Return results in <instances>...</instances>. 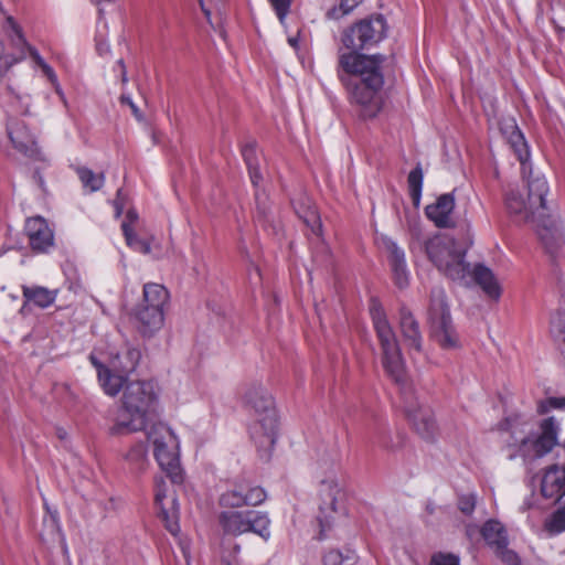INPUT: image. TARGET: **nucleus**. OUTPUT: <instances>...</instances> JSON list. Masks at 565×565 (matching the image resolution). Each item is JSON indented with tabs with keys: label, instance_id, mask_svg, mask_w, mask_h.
I'll use <instances>...</instances> for the list:
<instances>
[{
	"label": "nucleus",
	"instance_id": "f257e3e1",
	"mask_svg": "<svg viewBox=\"0 0 565 565\" xmlns=\"http://www.w3.org/2000/svg\"><path fill=\"white\" fill-rule=\"evenodd\" d=\"M383 54H364L355 51L338 53L337 75L345 87L349 102L356 116L362 120L376 118L383 110L384 73Z\"/></svg>",
	"mask_w": 565,
	"mask_h": 565
},
{
	"label": "nucleus",
	"instance_id": "f03ea898",
	"mask_svg": "<svg viewBox=\"0 0 565 565\" xmlns=\"http://www.w3.org/2000/svg\"><path fill=\"white\" fill-rule=\"evenodd\" d=\"M158 394L151 381H137L125 386L122 409L110 428L111 434L138 431L147 428L148 416L156 412Z\"/></svg>",
	"mask_w": 565,
	"mask_h": 565
},
{
	"label": "nucleus",
	"instance_id": "7ed1b4c3",
	"mask_svg": "<svg viewBox=\"0 0 565 565\" xmlns=\"http://www.w3.org/2000/svg\"><path fill=\"white\" fill-rule=\"evenodd\" d=\"M246 406L255 414L249 434L263 456H269L277 440L278 416L273 396L262 384H252L244 394Z\"/></svg>",
	"mask_w": 565,
	"mask_h": 565
},
{
	"label": "nucleus",
	"instance_id": "20e7f679",
	"mask_svg": "<svg viewBox=\"0 0 565 565\" xmlns=\"http://www.w3.org/2000/svg\"><path fill=\"white\" fill-rule=\"evenodd\" d=\"M370 315L382 351V365L394 382L403 384L406 376L405 361L396 334L379 301L372 300Z\"/></svg>",
	"mask_w": 565,
	"mask_h": 565
},
{
	"label": "nucleus",
	"instance_id": "39448f33",
	"mask_svg": "<svg viewBox=\"0 0 565 565\" xmlns=\"http://www.w3.org/2000/svg\"><path fill=\"white\" fill-rule=\"evenodd\" d=\"M425 249L439 271L454 281L468 282L470 265L465 260L466 252L454 237L446 234L435 235L426 242Z\"/></svg>",
	"mask_w": 565,
	"mask_h": 565
},
{
	"label": "nucleus",
	"instance_id": "423d86ee",
	"mask_svg": "<svg viewBox=\"0 0 565 565\" xmlns=\"http://www.w3.org/2000/svg\"><path fill=\"white\" fill-rule=\"evenodd\" d=\"M148 441L153 446L154 458L173 484L183 482L179 461V440L174 431L164 423L153 424L147 430Z\"/></svg>",
	"mask_w": 565,
	"mask_h": 565
},
{
	"label": "nucleus",
	"instance_id": "0eeeda50",
	"mask_svg": "<svg viewBox=\"0 0 565 565\" xmlns=\"http://www.w3.org/2000/svg\"><path fill=\"white\" fill-rule=\"evenodd\" d=\"M142 302L136 308L137 328L143 337H151L164 322V308L169 302V291L163 285L148 282L143 286Z\"/></svg>",
	"mask_w": 565,
	"mask_h": 565
},
{
	"label": "nucleus",
	"instance_id": "6e6552de",
	"mask_svg": "<svg viewBox=\"0 0 565 565\" xmlns=\"http://www.w3.org/2000/svg\"><path fill=\"white\" fill-rule=\"evenodd\" d=\"M527 185V199L518 191H510L505 198L507 209L510 213L520 215L525 221H535L546 211V195L548 183L544 175L536 173L535 177L523 178Z\"/></svg>",
	"mask_w": 565,
	"mask_h": 565
},
{
	"label": "nucleus",
	"instance_id": "1a4fd4ad",
	"mask_svg": "<svg viewBox=\"0 0 565 565\" xmlns=\"http://www.w3.org/2000/svg\"><path fill=\"white\" fill-rule=\"evenodd\" d=\"M218 523L226 534L238 536L254 533L268 542L271 521L267 512L257 510H228L218 515Z\"/></svg>",
	"mask_w": 565,
	"mask_h": 565
},
{
	"label": "nucleus",
	"instance_id": "9d476101",
	"mask_svg": "<svg viewBox=\"0 0 565 565\" xmlns=\"http://www.w3.org/2000/svg\"><path fill=\"white\" fill-rule=\"evenodd\" d=\"M431 337L444 350L460 347L458 333L454 327L446 294L443 289L431 291L428 310Z\"/></svg>",
	"mask_w": 565,
	"mask_h": 565
},
{
	"label": "nucleus",
	"instance_id": "9b49d317",
	"mask_svg": "<svg viewBox=\"0 0 565 565\" xmlns=\"http://www.w3.org/2000/svg\"><path fill=\"white\" fill-rule=\"evenodd\" d=\"M140 352L136 349L128 350L124 356L117 354L107 366L98 361L94 355H89V360L96 369L98 382L109 396H116L127 380V375L132 372L139 361Z\"/></svg>",
	"mask_w": 565,
	"mask_h": 565
},
{
	"label": "nucleus",
	"instance_id": "f8f14e48",
	"mask_svg": "<svg viewBox=\"0 0 565 565\" xmlns=\"http://www.w3.org/2000/svg\"><path fill=\"white\" fill-rule=\"evenodd\" d=\"M387 35V23L382 14L363 19L345 29L341 41L349 51L361 52L379 44Z\"/></svg>",
	"mask_w": 565,
	"mask_h": 565
},
{
	"label": "nucleus",
	"instance_id": "ddd939ff",
	"mask_svg": "<svg viewBox=\"0 0 565 565\" xmlns=\"http://www.w3.org/2000/svg\"><path fill=\"white\" fill-rule=\"evenodd\" d=\"M154 502L159 509V516L167 530L177 535L180 531V507L174 489H170L163 477L154 478Z\"/></svg>",
	"mask_w": 565,
	"mask_h": 565
},
{
	"label": "nucleus",
	"instance_id": "4468645a",
	"mask_svg": "<svg viewBox=\"0 0 565 565\" xmlns=\"http://www.w3.org/2000/svg\"><path fill=\"white\" fill-rule=\"evenodd\" d=\"M7 135L12 147L25 158L46 162L47 157L39 148L35 136L21 119L12 118L7 124Z\"/></svg>",
	"mask_w": 565,
	"mask_h": 565
},
{
	"label": "nucleus",
	"instance_id": "2eb2a0df",
	"mask_svg": "<svg viewBox=\"0 0 565 565\" xmlns=\"http://www.w3.org/2000/svg\"><path fill=\"white\" fill-rule=\"evenodd\" d=\"M536 217V232L544 247L550 254H555L565 244L563 221L558 216L547 215Z\"/></svg>",
	"mask_w": 565,
	"mask_h": 565
},
{
	"label": "nucleus",
	"instance_id": "dca6fc26",
	"mask_svg": "<svg viewBox=\"0 0 565 565\" xmlns=\"http://www.w3.org/2000/svg\"><path fill=\"white\" fill-rule=\"evenodd\" d=\"M338 493L339 486L334 480L321 481V504L319 505V514L317 516L320 525L319 540H324L327 537V532L333 523L334 515L337 514L335 503Z\"/></svg>",
	"mask_w": 565,
	"mask_h": 565
},
{
	"label": "nucleus",
	"instance_id": "f3484780",
	"mask_svg": "<svg viewBox=\"0 0 565 565\" xmlns=\"http://www.w3.org/2000/svg\"><path fill=\"white\" fill-rule=\"evenodd\" d=\"M540 491L544 499L554 503L565 495V463H553L544 469Z\"/></svg>",
	"mask_w": 565,
	"mask_h": 565
},
{
	"label": "nucleus",
	"instance_id": "a211bd4d",
	"mask_svg": "<svg viewBox=\"0 0 565 565\" xmlns=\"http://www.w3.org/2000/svg\"><path fill=\"white\" fill-rule=\"evenodd\" d=\"M24 231L34 252L47 253L53 247L54 234L45 218L41 216L28 218Z\"/></svg>",
	"mask_w": 565,
	"mask_h": 565
},
{
	"label": "nucleus",
	"instance_id": "6ab92c4d",
	"mask_svg": "<svg viewBox=\"0 0 565 565\" xmlns=\"http://www.w3.org/2000/svg\"><path fill=\"white\" fill-rule=\"evenodd\" d=\"M382 248L390 254V264L395 284L398 288H405L409 282V271L406 264L405 253L391 237L382 235L377 238Z\"/></svg>",
	"mask_w": 565,
	"mask_h": 565
},
{
	"label": "nucleus",
	"instance_id": "aec40b11",
	"mask_svg": "<svg viewBox=\"0 0 565 565\" xmlns=\"http://www.w3.org/2000/svg\"><path fill=\"white\" fill-rule=\"evenodd\" d=\"M455 191L440 194L436 201L425 207V214L435 226L439 228H451L455 226L452 217L456 206Z\"/></svg>",
	"mask_w": 565,
	"mask_h": 565
},
{
	"label": "nucleus",
	"instance_id": "412c9836",
	"mask_svg": "<svg viewBox=\"0 0 565 565\" xmlns=\"http://www.w3.org/2000/svg\"><path fill=\"white\" fill-rule=\"evenodd\" d=\"M510 128L511 132L508 137V142L521 164L522 178L535 177L536 173H534L532 163L530 161V147L524 138V135L516 126L515 121H512Z\"/></svg>",
	"mask_w": 565,
	"mask_h": 565
},
{
	"label": "nucleus",
	"instance_id": "4be33fe9",
	"mask_svg": "<svg viewBox=\"0 0 565 565\" xmlns=\"http://www.w3.org/2000/svg\"><path fill=\"white\" fill-rule=\"evenodd\" d=\"M405 413L422 438L430 440L435 437L437 426L429 408L418 404L416 406L407 405L405 406Z\"/></svg>",
	"mask_w": 565,
	"mask_h": 565
},
{
	"label": "nucleus",
	"instance_id": "5701e85b",
	"mask_svg": "<svg viewBox=\"0 0 565 565\" xmlns=\"http://www.w3.org/2000/svg\"><path fill=\"white\" fill-rule=\"evenodd\" d=\"M399 328L404 341L411 351L423 353V337L419 324L413 313L405 307L399 311Z\"/></svg>",
	"mask_w": 565,
	"mask_h": 565
},
{
	"label": "nucleus",
	"instance_id": "b1692460",
	"mask_svg": "<svg viewBox=\"0 0 565 565\" xmlns=\"http://www.w3.org/2000/svg\"><path fill=\"white\" fill-rule=\"evenodd\" d=\"M242 156L247 166L248 173L253 185L255 186V199L258 210L265 212L266 195L259 190V184L263 177L259 172V162L257 157V149L255 145L248 143L242 148Z\"/></svg>",
	"mask_w": 565,
	"mask_h": 565
},
{
	"label": "nucleus",
	"instance_id": "393cba45",
	"mask_svg": "<svg viewBox=\"0 0 565 565\" xmlns=\"http://www.w3.org/2000/svg\"><path fill=\"white\" fill-rule=\"evenodd\" d=\"M139 215L135 209H129L126 213L125 220L121 223V231L125 236L126 244L134 250L143 255H149L152 252L149 241L140 238L135 233V224L138 222Z\"/></svg>",
	"mask_w": 565,
	"mask_h": 565
},
{
	"label": "nucleus",
	"instance_id": "a878e982",
	"mask_svg": "<svg viewBox=\"0 0 565 565\" xmlns=\"http://www.w3.org/2000/svg\"><path fill=\"white\" fill-rule=\"evenodd\" d=\"M471 275H469V277ZM472 277L488 297L494 300H499L501 297V287L490 268L482 264H478L472 270Z\"/></svg>",
	"mask_w": 565,
	"mask_h": 565
},
{
	"label": "nucleus",
	"instance_id": "bb28decb",
	"mask_svg": "<svg viewBox=\"0 0 565 565\" xmlns=\"http://www.w3.org/2000/svg\"><path fill=\"white\" fill-rule=\"evenodd\" d=\"M480 532L483 540L492 551L497 550L499 546L504 547V544L509 540L505 526L494 519L486 521Z\"/></svg>",
	"mask_w": 565,
	"mask_h": 565
},
{
	"label": "nucleus",
	"instance_id": "cd10ccee",
	"mask_svg": "<svg viewBox=\"0 0 565 565\" xmlns=\"http://www.w3.org/2000/svg\"><path fill=\"white\" fill-rule=\"evenodd\" d=\"M370 438L374 446L388 452H395L402 448L405 443L404 434L397 431L393 435L381 427L376 428Z\"/></svg>",
	"mask_w": 565,
	"mask_h": 565
},
{
	"label": "nucleus",
	"instance_id": "c85d7f7f",
	"mask_svg": "<svg viewBox=\"0 0 565 565\" xmlns=\"http://www.w3.org/2000/svg\"><path fill=\"white\" fill-rule=\"evenodd\" d=\"M22 291L26 301L43 309L50 307L58 294V289H49L42 286H23Z\"/></svg>",
	"mask_w": 565,
	"mask_h": 565
},
{
	"label": "nucleus",
	"instance_id": "c756f323",
	"mask_svg": "<svg viewBox=\"0 0 565 565\" xmlns=\"http://www.w3.org/2000/svg\"><path fill=\"white\" fill-rule=\"evenodd\" d=\"M543 529L550 536L565 532V501L545 519Z\"/></svg>",
	"mask_w": 565,
	"mask_h": 565
},
{
	"label": "nucleus",
	"instance_id": "7c9ffc66",
	"mask_svg": "<svg viewBox=\"0 0 565 565\" xmlns=\"http://www.w3.org/2000/svg\"><path fill=\"white\" fill-rule=\"evenodd\" d=\"M76 172L83 186L90 192L98 191L104 185L105 177L103 173H95L86 167H78Z\"/></svg>",
	"mask_w": 565,
	"mask_h": 565
},
{
	"label": "nucleus",
	"instance_id": "2f4dec72",
	"mask_svg": "<svg viewBox=\"0 0 565 565\" xmlns=\"http://www.w3.org/2000/svg\"><path fill=\"white\" fill-rule=\"evenodd\" d=\"M424 174L419 166L414 168L407 178L409 194L415 205H418L422 198Z\"/></svg>",
	"mask_w": 565,
	"mask_h": 565
},
{
	"label": "nucleus",
	"instance_id": "473e14b6",
	"mask_svg": "<svg viewBox=\"0 0 565 565\" xmlns=\"http://www.w3.org/2000/svg\"><path fill=\"white\" fill-rule=\"evenodd\" d=\"M551 333L565 359V313L556 312L551 319Z\"/></svg>",
	"mask_w": 565,
	"mask_h": 565
},
{
	"label": "nucleus",
	"instance_id": "72a5a7b5",
	"mask_svg": "<svg viewBox=\"0 0 565 565\" xmlns=\"http://www.w3.org/2000/svg\"><path fill=\"white\" fill-rule=\"evenodd\" d=\"M220 505L228 509H236L244 507L246 501H244V489L242 486L238 488L230 489L221 494L220 497Z\"/></svg>",
	"mask_w": 565,
	"mask_h": 565
},
{
	"label": "nucleus",
	"instance_id": "f704fd0d",
	"mask_svg": "<svg viewBox=\"0 0 565 565\" xmlns=\"http://www.w3.org/2000/svg\"><path fill=\"white\" fill-rule=\"evenodd\" d=\"M536 413L541 416L550 414L554 409H565V396H548L536 401Z\"/></svg>",
	"mask_w": 565,
	"mask_h": 565
},
{
	"label": "nucleus",
	"instance_id": "c9c22d12",
	"mask_svg": "<svg viewBox=\"0 0 565 565\" xmlns=\"http://www.w3.org/2000/svg\"><path fill=\"white\" fill-rule=\"evenodd\" d=\"M363 0H340L338 6L331 8L327 15L329 19L338 20L350 14Z\"/></svg>",
	"mask_w": 565,
	"mask_h": 565
},
{
	"label": "nucleus",
	"instance_id": "e433bc0d",
	"mask_svg": "<svg viewBox=\"0 0 565 565\" xmlns=\"http://www.w3.org/2000/svg\"><path fill=\"white\" fill-rule=\"evenodd\" d=\"M126 459L137 470H142L147 463V448L142 444L135 445L128 451Z\"/></svg>",
	"mask_w": 565,
	"mask_h": 565
},
{
	"label": "nucleus",
	"instance_id": "4c0bfd02",
	"mask_svg": "<svg viewBox=\"0 0 565 565\" xmlns=\"http://www.w3.org/2000/svg\"><path fill=\"white\" fill-rule=\"evenodd\" d=\"M355 559V555L352 551H347L345 554H343L339 550H331L323 556V564L324 565H343L345 563L353 562Z\"/></svg>",
	"mask_w": 565,
	"mask_h": 565
},
{
	"label": "nucleus",
	"instance_id": "58836bf2",
	"mask_svg": "<svg viewBox=\"0 0 565 565\" xmlns=\"http://www.w3.org/2000/svg\"><path fill=\"white\" fill-rule=\"evenodd\" d=\"M64 275H65V287L72 291L73 294H78L83 290V284L82 279L79 277V274L77 269L73 266H67L64 268Z\"/></svg>",
	"mask_w": 565,
	"mask_h": 565
},
{
	"label": "nucleus",
	"instance_id": "ea45409f",
	"mask_svg": "<svg viewBox=\"0 0 565 565\" xmlns=\"http://www.w3.org/2000/svg\"><path fill=\"white\" fill-rule=\"evenodd\" d=\"M266 498L267 493L262 487L254 486L244 490V501H246L245 505H259L266 500Z\"/></svg>",
	"mask_w": 565,
	"mask_h": 565
},
{
	"label": "nucleus",
	"instance_id": "a19ab883",
	"mask_svg": "<svg viewBox=\"0 0 565 565\" xmlns=\"http://www.w3.org/2000/svg\"><path fill=\"white\" fill-rule=\"evenodd\" d=\"M508 546L509 541L504 544V547L499 546L493 552L505 565H520L521 557L516 552L510 550Z\"/></svg>",
	"mask_w": 565,
	"mask_h": 565
},
{
	"label": "nucleus",
	"instance_id": "79ce46f5",
	"mask_svg": "<svg viewBox=\"0 0 565 565\" xmlns=\"http://www.w3.org/2000/svg\"><path fill=\"white\" fill-rule=\"evenodd\" d=\"M477 494L473 492L465 493L458 498V509L466 515H471L476 509Z\"/></svg>",
	"mask_w": 565,
	"mask_h": 565
},
{
	"label": "nucleus",
	"instance_id": "37998d69",
	"mask_svg": "<svg viewBox=\"0 0 565 565\" xmlns=\"http://www.w3.org/2000/svg\"><path fill=\"white\" fill-rule=\"evenodd\" d=\"M273 10L275 11L279 22L285 23L287 15L290 12L292 0H268Z\"/></svg>",
	"mask_w": 565,
	"mask_h": 565
},
{
	"label": "nucleus",
	"instance_id": "c03bdc74",
	"mask_svg": "<svg viewBox=\"0 0 565 565\" xmlns=\"http://www.w3.org/2000/svg\"><path fill=\"white\" fill-rule=\"evenodd\" d=\"M430 565H460V561L455 554L437 553L433 555Z\"/></svg>",
	"mask_w": 565,
	"mask_h": 565
},
{
	"label": "nucleus",
	"instance_id": "a18cd8bd",
	"mask_svg": "<svg viewBox=\"0 0 565 565\" xmlns=\"http://www.w3.org/2000/svg\"><path fill=\"white\" fill-rule=\"evenodd\" d=\"M301 218H303L305 223L310 226L311 231L319 235L320 232H321V223H320V220L317 215V212L313 210V209H309L305 214L303 216H301Z\"/></svg>",
	"mask_w": 565,
	"mask_h": 565
},
{
	"label": "nucleus",
	"instance_id": "49530a36",
	"mask_svg": "<svg viewBox=\"0 0 565 565\" xmlns=\"http://www.w3.org/2000/svg\"><path fill=\"white\" fill-rule=\"evenodd\" d=\"M125 194L121 189H118L116 199L113 201V205L115 209V217L118 218L124 212L125 209Z\"/></svg>",
	"mask_w": 565,
	"mask_h": 565
},
{
	"label": "nucleus",
	"instance_id": "de8ad7c7",
	"mask_svg": "<svg viewBox=\"0 0 565 565\" xmlns=\"http://www.w3.org/2000/svg\"><path fill=\"white\" fill-rule=\"evenodd\" d=\"M120 102H121V104H126V105H128L130 107L134 116L138 120L142 119V114H141L140 109L138 108V106L134 103V100H132L130 95H121Z\"/></svg>",
	"mask_w": 565,
	"mask_h": 565
},
{
	"label": "nucleus",
	"instance_id": "09e8293b",
	"mask_svg": "<svg viewBox=\"0 0 565 565\" xmlns=\"http://www.w3.org/2000/svg\"><path fill=\"white\" fill-rule=\"evenodd\" d=\"M534 508H540V505L537 503V500L535 499L534 493H532L524 499L522 505L520 507V510L522 512H525Z\"/></svg>",
	"mask_w": 565,
	"mask_h": 565
},
{
	"label": "nucleus",
	"instance_id": "8fccbe9b",
	"mask_svg": "<svg viewBox=\"0 0 565 565\" xmlns=\"http://www.w3.org/2000/svg\"><path fill=\"white\" fill-rule=\"evenodd\" d=\"M52 86L54 87V90L55 93L61 97L62 100H65V95H64V92L60 85V82H58V78L56 79L55 83H51Z\"/></svg>",
	"mask_w": 565,
	"mask_h": 565
},
{
	"label": "nucleus",
	"instance_id": "3c124183",
	"mask_svg": "<svg viewBox=\"0 0 565 565\" xmlns=\"http://www.w3.org/2000/svg\"><path fill=\"white\" fill-rule=\"evenodd\" d=\"M97 51L103 54L105 52H108V46L104 43H97Z\"/></svg>",
	"mask_w": 565,
	"mask_h": 565
},
{
	"label": "nucleus",
	"instance_id": "603ef678",
	"mask_svg": "<svg viewBox=\"0 0 565 565\" xmlns=\"http://www.w3.org/2000/svg\"><path fill=\"white\" fill-rule=\"evenodd\" d=\"M118 64L122 68V82L126 83L128 81V78H127V75H126L125 64H124L122 60H119Z\"/></svg>",
	"mask_w": 565,
	"mask_h": 565
},
{
	"label": "nucleus",
	"instance_id": "864d4df0",
	"mask_svg": "<svg viewBox=\"0 0 565 565\" xmlns=\"http://www.w3.org/2000/svg\"><path fill=\"white\" fill-rule=\"evenodd\" d=\"M50 521H51V523H52V525H53V526L58 527V524H57V515H56V513L51 514V516H50Z\"/></svg>",
	"mask_w": 565,
	"mask_h": 565
},
{
	"label": "nucleus",
	"instance_id": "5fc2aeb1",
	"mask_svg": "<svg viewBox=\"0 0 565 565\" xmlns=\"http://www.w3.org/2000/svg\"><path fill=\"white\" fill-rule=\"evenodd\" d=\"M233 553H234V556H237L241 553V545L239 544H235L233 546Z\"/></svg>",
	"mask_w": 565,
	"mask_h": 565
},
{
	"label": "nucleus",
	"instance_id": "6e6d98bb",
	"mask_svg": "<svg viewBox=\"0 0 565 565\" xmlns=\"http://www.w3.org/2000/svg\"><path fill=\"white\" fill-rule=\"evenodd\" d=\"M201 7H202V10L204 11L206 18L209 19L210 14H211L210 11L204 8L203 3H201Z\"/></svg>",
	"mask_w": 565,
	"mask_h": 565
},
{
	"label": "nucleus",
	"instance_id": "4d7b16f0",
	"mask_svg": "<svg viewBox=\"0 0 565 565\" xmlns=\"http://www.w3.org/2000/svg\"><path fill=\"white\" fill-rule=\"evenodd\" d=\"M289 43L291 46H296L297 45V40L296 39H289Z\"/></svg>",
	"mask_w": 565,
	"mask_h": 565
},
{
	"label": "nucleus",
	"instance_id": "13d9d810",
	"mask_svg": "<svg viewBox=\"0 0 565 565\" xmlns=\"http://www.w3.org/2000/svg\"><path fill=\"white\" fill-rule=\"evenodd\" d=\"M564 553H565V550H564Z\"/></svg>",
	"mask_w": 565,
	"mask_h": 565
}]
</instances>
